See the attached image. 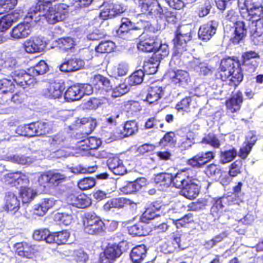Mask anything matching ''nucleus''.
Masks as SVG:
<instances>
[{"mask_svg": "<svg viewBox=\"0 0 263 263\" xmlns=\"http://www.w3.org/2000/svg\"><path fill=\"white\" fill-rule=\"evenodd\" d=\"M64 98L67 101H74L82 98L81 88L79 85H74L69 87L64 95Z\"/></svg>", "mask_w": 263, "mask_h": 263, "instance_id": "nucleus-27", "label": "nucleus"}, {"mask_svg": "<svg viewBox=\"0 0 263 263\" xmlns=\"http://www.w3.org/2000/svg\"><path fill=\"white\" fill-rule=\"evenodd\" d=\"M241 16L249 22L262 18L263 5L252 0H238Z\"/></svg>", "mask_w": 263, "mask_h": 263, "instance_id": "nucleus-3", "label": "nucleus"}, {"mask_svg": "<svg viewBox=\"0 0 263 263\" xmlns=\"http://www.w3.org/2000/svg\"><path fill=\"white\" fill-rule=\"evenodd\" d=\"M237 154V150L233 147L231 149L221 151L220 155V162L225 164L232 161Z\"/></svg>", "mask_w": 263, "mask_h": 263, "instance_id": "nucleus-35", "label": "nucleus"}, {"mask_svg": "<svg viewBox=\"0 0 263 263\" xmlns=\"http://www.w3.org/2000/svg\"><path fill=\"white\" fill-rule=\"evenodd\" d=\"M154 58H152L148 61L144 62L142 70L144 74H153L157 72L159 64L154 62Z\"/></svg>", "mask_w": 263, "mask_h": 263, "instance_id": "nucleus-44", "label": "nucleus"}, {"mask_svg": "<svg viewBox=\"0 0 263 263\" xmlns=\"http://www.w3.org/2000/svg\"><path fill=\"white\" fill-rule=\"evenodd\" d=\"M67 203L78 208H85L91 204L90 199L85 194L71 193L67 195Z\"/></svg>", "mask_w": 263, "mask_h": 263, "instance_id": "nucleus-9", "label": "nucleus"}, {"mask_svg": "<svg viewBox=\"0 0 263 263\" xmlns=\"http://www.w3.org/2000/svg\"><path fill=\"white\" fill-rule=\"evenodd\" d=\"M45 47V42L39 36H32L24 43L25 51L28 53L41 52Z\"/></svg>", "mask_w": 263, "mask_h": 263, "instance_id": "nucleus-10", "label": "nucleus"}, {"mask_svg": "<svg viewBox=\"0 0 263 263\" xmlns=\"http://www.w3.org/2000/svg\"><path fill=\"white\" fill-rule=\"evenodd\" d=\"M139 1V5L141 7V10L143 12H148L149 13L156 15L157 11L160 3L158 2H153L150 4Z\"/></svg>", "mask_w": 263, "mask_h": 263, "instance_id": "nucleus-41", "label": "nucleus"}, {"mask_svg": "<svg viewBox=\"0 0 263 263\" xmlns=\"http://www.w3.org/2000/svg\"><path fill=\"white\" fill-rule=\"evenodd\" d=\"M31 25L28 23H20L14 27L11 32V36L16 40L27 37L31 32Z\"/></svg>", "mask_w": 263, "mask_h": 263, "instance_id": "nucleus-16", "label": "nucleus"}, {"mask_svg": "<svg viewBox=\"0 0 263 263\" xmlns=\"http://www.w3.org/2000/svg\"><path fill=\"white\" fill-rule=\"evenodd\" d=\"M23 203H29L34 198L36 193L30 187H22L20 191Z\"/></svg>", "mask_w": 263, "mask_h": 263, "instance_id": "nucleus-38", "label": "nucleus"}, {"mask_svg": "<svg viewBox=\"0 0 263 263\" xmlns=\"http://www.w3.org/2000/svg\"><path fill=\"white\" fill-rule=\"evenodd\" d=\"M202 143L209 144L214 148H218L220 142L216 136L213 133H209L206 135L202 140Z\"/></svg>", "mask_w": 263, "mask_h": 263, "instance_id": "nucleus-56", "label": "nucleus"}, {"mask_svg": "<svg viewBox=\"0 0 263 263\" xmlns=\"http://www.w3.org/2000/svg\"><path fill=\"white\" fill-rule=\"evenodd\" d=\"M55 218L65 226L69 225L73 219L72 216L70 213H58L55 215Z\"/></svg>", "mask_w": 263, "mask_h": 263, "instance_id": "nucleus-58", "label": "nucleus"}, {"mask_svg": "<svg viewBox=\"0 0 263 263\" xmlns=\"http://www.w3.org/2000/svg\"><path fill=\"white\" fill-rule=\"evenodd\" d=\"M4 209L7 211H17L20 209V201L13 192H7L4 198Z\"/></svg>", "mask_w": 263, "mask_h": 263, "instance_id": "nucleus-15", "label": "nucleus"}, {"mask_svg": "<svg viewBox=\"0 0 263 263\" xmlns=\"http://www.w3.org/2000/svg\"><path fill=\"white\" fill-rule=\"evenodd\" d=\"M143 223H139L128 227L129 234L134 236H141L147 235L148 232L145 229Z\"/></svg>", "mask_w": 263, "mask_h": 263, "instance_id": "nucleus-34", "label": "nucleus"}, {"mask_svg": "<svg viewBox=\"0 0 263 263\" xmlns=\"http://www.w3.org/2000/svg\"><path fill=\"white\" fill-rule=\"evenodd\" d=\"M237 62L234 59L228 58L222 59L220 65V71L217 74V78L220 79L223 81H226L231 78V71Z\"/></svg>", "mask_w": 263, "mask_h": 263, "instance_id": "nucleus-8", "label": "nucleus"}, {"mask_svg": "<svg viewBox=\"0 0 263 263\" xmlns=\"http://www.w3.org/2000/svg\"><path fill=\"white\" fill-rule=\"evenodd\" d=\"M107 165L109 170L117 175H123L126 172V168L122 160L118 157L110 158L107 160Z\"/></svg>", "mask_w": 263, "mask_h": 263, "instance_id": "nucleus-21", "label": "nucleus"}, {"mask_svg": "<svg viewBox=\"0 0 263 263\" xmlns=\"http://www.w3.org/2000/svg\"><path fill=\"white\" fill-rule=\"evenodd\" d=\"M115 47V44L112 42L105 41L101 42L98 46L96 47V50L97 52L105 53L111 52Z\"/></svg>", "mask_w": 263, "mask_h": 263, "instance_id": "nucleus-51", "label": "nucleus"}, {"mask_svg": "<svg viewBox=\"0 0 263 263\" xmlns=\"http://www.w3.org/2000/svg\"><path fill=\"white\" fill-rule=\"evenodd\" d=\"M17 4L16 0H1L0 15L7 13L13 9Z\"/></svg>", "mask_w": 263, "mask_h": 263, "instance_id": "nucleus-49", "label": "nucleus"}, {"mask_svg": "<svg viewBox=\"0 0 263 263\" xmlns=\"http://www.w3.org/2000/svg\"><path fill=\"white\" fill-rule=\"evenodd\" d=\"M218 22L211 21L201 26L198 31V36L202 41H208L215 34L217 27Z\"/></svg>", "mask_w": 263, "mask_h": 263, "instance_id": "nucleus-11", "label": "nucleus"}, {"mask_svg": "<svg viewBox=\"0 0 263 263\" xmlns=\"http://www.w3.org/2000/svg\"><path fill=\"white\" fill-rule=\"evenodd\" d=\"M192 28L190 25H183L181 26L177 31V34L184 37V41H190L191 36Z\"/></svg>", "mask_w": 263, "mask_h": 263, "instance_id": "nucleus-57", "label": "nucleus"}, {"mask_svg": "<svg viewBox=\"0 0 263 263\" xmlns=\"http://www.w3.org/2000/svg\"><path fill=\"white\" fill-rule=\"evenodd\" d=\"M81 146H86V148L88 149H95L99 147L101 144V141L97 138L90 137H88L80 142Z\"/></svg>", "mask_w": 263, "mask_h": 263, "instance_id": "nucleus-37", "label": "nucleus"}, {"mask_svg": "<svg viewBox=\"0 0 263 263\" xmlns=\"http://www.w3.org/2000/svg\"><path fill=\"white\" fill-rule=\"evenodd\" d=\"M173 41L174 45L173 55L180 57L183 52L186 50L187 43L189 41H184V37L176 33Z\"/></svg>", "mask_w": 263, "mask_h": 263, "instance_id": "nucleus-23", "label": "nucleus"}, {"mask_svg": "<svg viewBox=\"0 0 263 263\" xmlns=\"http://www.w3.org/2000/svg\"><path fill=\"white\" fill-rule=\"evenodd\" d=\"M176 142L175 134L173 132H168L165 134L163 138L160 141V144L166 146L168 144L173 145Z\"/></svg>", "mask_w": 263, "mask_h": 263, "instance_id": "nucleus-59", "label": "nucleus"}, {"mask_svg": "<svg viewBox=\"0 0 263 263\" xmlns=\"http://www.w3.org/2000/svg\"><path fill=\"white\" fill-rule=\"evenodd\" d=\"M85 65V62L79 58H72L66 59L60 65V70L64 72H70L79 70Z\"/></svg>", "mask_w": 263, "mask_h": 263, "instance_id": "nucleus-12", "label": "nucleus"}, {"mask_svg": "<svg viewBox=\"0 0 263 263\" xmlns=\"http://www.w3.org/2000/svg\"><path fill=\"white\" fill-rule=\"evenodd\" d=\"M7 159L9 161L22 165L30 164L33 162L32 158L22 155L8 156Z\"/></svg>", "mask_w": 263, "mask_h": 263, "instance_id": "nucleus-50", "label": "nucleus"}, {"mask_svg": "<svg viewBox=\"0 0 263 263\" xmlns=\"http://www.w3.org/2000/svg\"><path fill=\"white\" fill-rule=\"evenodd\" d=\"M34 123L35 136H40L49 133V127L47 123L36 122Z\"/></svg>", "mask_w": 263, "mask_h": 263, "instance_id": "nucleus-52", "label": "nucleus"}, {"mask_svg": "<svg viewBox=\"0 0 263 263\" xmlns=\"http://www.w3.org/2000/svg\"><path fill=\"white\" fill-rule=\"evenodd\" d=\"M68 7L63 3L51 6L44 5L40 2L29 9L26 17L34 22L46 20L49 24H55L65 19L68 14Z\"/></svg>", "mask_w": 263, "mask_h": 263, "instance_id": "nucleus-1", "label": "nucleus"}, {"mask_svg": "<svg viewBox=\"0 0 263 263\" xmlns=\"http://www.w3.org/2000/svg\"><path fill=\"white\" fill-rule=\"evenodd\" d=\"M4 181L7 184H11L15 185L21 182H27L28 181L27 176L20 172L9 173L4 175Z\"/></svg>", "mask_w": 263, "mask_h": 263, "instance_id": "nucleus-20", "label": "nucleus"}, {"mask_svg": "<svg viewBox=\"0 0 263 263\" xmlns=\"http://www.w3.org/2000/svg\"><path fill=\"white\" fill-rule=\"evenodd\" d=\"M243 80V74L238 62L234 65V67L231 71V78L229 79V84L237 86Z\"/></svg>", "mask_w": 263, "mask_h": 263, "instance_id": "nucleus-31", "label": "nucleus"}, {"mask_svg": "<svg viewBox=\"0 0 263 263\" xmlns=\"http://www.w3.org/2000/svg\"><path fill=\"white\" fill-rule=\"evenodd\" d=\"M55 235L56 243L58 245L64 244L66 243L70 236L69 232L65 230L56 232Z\"/></svg>", "mask_w": 263, "mask_h": 263, "instance_id": "nucleus-60", "label": "nucleus"}, {"mask_svg": "<svg viewBox=\"0 0 263 263\" xmlns=\"http://www.w3.org/2000/svg\"><path fill=\"white\" fill-rule=\"evenodd\" d=\"M96 184L95 179L92 177H86L81 180L78 183L79 187L82 190H87Z\"/></svg>", "mask_w": 263, "mask_h": 263, "instance_id": "nucleus-54", "label": "nucleus"}, {"mask_svg": "<svg viewBox=\"0 0 263 263\" xmlns=\"http://www.w3.org/2000/svg\"><path fill=\"white\" fill-rule=\"evenodd\" d=\"M154 181L162 189L166 188L172 183V175L166 173L158 174L154 178Z\"/></svg>", "mask_w": 263, "mask_h": 263, "instance_id": "nucleus-28", "label": "nucleus"}, {"mask_svg": "<svg viewBox=\"0 0 263 263\" xmlns=\"http://www.w3.org/2000/svg\"><path fill=\"white\" fill-rule=\"evenodd\" d=\"M208 162L203 155V153L199 154L187 161V164L192 167L199 168Z\"/></svg>", "mask_w": 263, "mask_h": 263, "instance_id": "nucleus-36", "label": "nucleus"}, {"mask_svg": "<svg viewBox=\"0 0 263 263\" xmlns=\"http://www.w3.org/2000/svg\"><path fill=\"white\" fill-rule=\"evenodd\" d=\"M58 47L62 50L67 51L72 49L74 46V41L70 37H62L57 41Z\"/></svg>", "mask_w": 263, "mask_h": 263, "instance_id": "nucleus-46", "label": "nucleus"}, {"mask_svg": "<svg viewBox=\"0 0 263 263\" xmlns=\"http://www.w3.org/2000/svg\"><path fill=\"white\" fill-rule=\"evenodd\" d=\"M156 16L161 18H165L168 23L175 22V16L174 13L162 8L160 4L157 10Z\"/></svg>", "mask_w": 263, "mask_h": 263, "instance_id": "nucleus-45", "label": "nucleus"}, {"mask_svg": "<svg viewBox=\"0 0 263 263\" xmlns=\"http://www.w3.org/2000/svg\"><path fill=\"white\" fill-rule=\"evenodd\" d=\"M55 202V200L53 198H44L39 204L47 212L49 209L53 207Z\"/></svg>", "mask_w": 263, "mask_h": 263, "instance_id": "nucleus-64", "label": "nucleus"}, {"mask_svg": "<svg viewBox=\"0 0 263 263\" xmlns=\"http://www.w3.org/2000/svg\"><path fill=\"white\" fill-rule=\"evenodd\" d=\"M16 253L21 257L31 258L38 251V248L34 245H30L27 242H18L14 246Z\"/></svg>", "mask_w": 263, "mask_h": 263, "instance_id": "nucleus-13", "label": "nucleus"}, {"mask_svg": "<svg viewBox=\"0 0 263 263\" xmlns=\"http://www.w3.org/2000/svg\"><path fill=\"white\" fill-rule=\"evenodd\" d=\"M241 167V163L240 161H236L233 162L230 167L229 170V175L232 177H235L240 173V168Z\"/></svg>", "mask_w": 263, "mask_h": 263, "instance_id": "nucleus-62", "label": "nucleus"}, {"mask_svg": "<svg viewBox=\"0 0 263 263\" xmlns=\"http://www.w3.org/2000/svg\"><path fill=\"white\" fill-rule=\"evenodd\" d=\"M242 101V94L238 91L233 93L231 98L227 101L226 106L231 112H235L239 110Z\"/></svg>", "mask_w": 263, "mask_h": 263, "instance_id": "nucleus-19", "label": "nucleus"}, {"mask_svg": "<svg viewBox=\"0 0 263 263\" xmlns=\"http://www.w3.org/2000/svg\"><path fill=\"white\" fill-rule=\"evenodd\" d=\"M249 22V29L251 36L254 42V39L257 37H260L263 33V19L259 18L255 20H251Z\"/></svg>", "mask_w": 263, "mask_h": 263, "instance_id": "nucleus-25", "label": "nucleus"}, {"mask_svg": "<svg viewBox=\"0 0 263 263\" xmlns=\"http://www.w3.org/2000/svg\"><path fill=\"white\" fill-rule=\"evenodd\" d=\"M34 123L19 126L16 129V133L20 136L32 137L35 136Z\"/></svg>", "mask_w": 263, "mask_h": 263, "instance_id": "nucleus-32", "label": "nucleus"}, {"mask_svg": "<svg viewBox=\"0 0 263 263\" xmlns=\"http://www.w3.org/2000/svg\"><path fill=\"white\" fill-rule=\"evenodd\" d=\"M92 83L99 89L107 90L110 85L109 80L100 74L95 75L92 80Z\"/></svg>", "mask_w": 263, "mask_h": 263, "instance_id": "nucleus-33", "label": "nucleus"}, {"mask_svg": "<svg viewBox=\"0 0 263 263\" xmlns=\"http://www.w3.org/2000/svg\"><path fill=\"white\" fill-rule=\"evenodd\" d=\"M129 87L125 83H122L115 87L111 92V97L113 98L120 97L128 92Z\"/></svg>", "mask_w": 263, "mask_h": 263, "instance_id": "nucleus-53", "label": "nucleus"}, {"mask_svg": "<svg viewBox=\"0 0 263 263\" xmlns=\"http://www.w3.org/2000/svg\"><path fill=\"white\" fill-rule=\"evenodd\" d=\"M101 8L100 16L104 20L112 18L124 11L123 7L119 4L104 3Z\"/></svg>", "mask_w": 263, "mask_h": 263, "instance_id": "nucleus-7", "label": "nucleus"}, {"mask_svg": "<svg viewBox=\"0 0 263 263\" xmlns=\"http://www.w3.org/2000/svg\"><path fill=\"white\" fill-rule=\"evenodd\" d=\"M212 8L211 2L206 1L200 8L198 12V16L200 17L206 16L210 12Z\"/></svg>", "mask_w": 263, "mask_h": 263, "instance_id": "nucleus-61", "label": "nucleus"}, {"mask_svg": "<svg viewBox=\"0 0 263 263\" xmlns=\"http://www.w3.org/2000/svg\"><path fill=\"white\" fill-rule=\"evenodd\" d=\"M48 69V65L44 61H40L33 67L28 69L32 74L36 76L45 73Z\"/></svg>", "mask_w": 263, "mask_h": 263, "instance_id": "nucleus-39", "label": "nucleus"}, {"mask_svg": "<svg viewBox=\"0 0 263 263\" xmlns=\"http://www.w3.org/2000/svg\"><path fill=\"white\" fill-rule=\"evenodd\" d=\"M146 249L144 245L134 248L130 253V258L135 262H140L146 256Z\"/></svg>", "mask_w": 263, "mask_h": 263, "instance_id": "nucleus-29", "label": "nucleus"}, {"mask_svg": "<svg viewBox=\"0 0 263 263\" xmlns=\"http://www.w3.org/2000/svg\"><path fill=\"white\" fill-rule=\"evenodd\" d=\"M22 70H20L15 72L14 81L17 85L23 87L24 88H25V81Z\"/></svg>", "mask_w": 263, "mask_h": 263, "instance_id": "nucleus-63", "label": "nucleus"}, {"mask_svg": "<svg viewBox=\"0 0 263 263\" xmlns=\"http://www.w3.org/2000/svg\"><path fill=\"white\" fill-rule=\"evenodd\" d=\"M154 57L157 59L156 62H160L161 59L166 57L169 53V49L168 45L165 44H160L157 46V49L154 51Z\"/></svg>", "mask_w": 263, "mask_h": 263, "instance_id": "nucleus-42", "label": "nucleus"}, {"mask_svg": "<svg viewBox=\"0 0 263 263\" xmlns=\"http://www.w3.org/2000/svg\"><path fill=\"white\" fill-rule=\"evenodd\" d=\"M63 90V86L59 83H53L44 90V95L49 98L57 99L61 97Z\"/></svg>", "mask_w": 263, "mask_h": 263, "instance_id": "nucleus-22", "label": "nucleus"}, {"mask_svg": "<svg viewBox=\"0 0 263 263\" xmlns=\"http://www.w3.org/2000/svg\"><path fill=\"white\" fill-rule=\"evenodd\" d=\"M188 78V73L182 70H178L174 71L172 76V81L175 84L186 83Z\"/></svg>", "mask_w": 263, "mask_h": 263, "instance_id": "nucleus-43", "label": "nucleus"}, {"mask_svg": "<svg viewBox=\"0 0 263 263\" xmlns=\"http://www.w3.org/2000/svg\"><path fill=\"white\" fill-rule=\"evenodd\" d=\"M199 189L198 186L193 182L191 179L180 191V194L186 198L192 199L195 198L198 195Z\"/></svg>", "mask_w": 263, "mask_h": 263, "instance_id": "nucleus-24", "label": "nucleus"}, {"mask_svg": "<svg viewBox=\"0 0 263 263\" xmlns=\"http://www.w3.org/2000/svg\"><path fill=\"white\" fill-rule=\"evenodd\" d=\"M139 42L137 44L139 50L145 52H154L159 45V40L151 33L143 32L139 34Z\"/></svg>", "mask_w": 263, "mask_h": 263, "instance_id": "nucleus-6", "label": "nucleus"}, {"mask_svg": "<svg viewBox=\"0 0 263 263\" xmlns=\"http://www.w3.org/2000/svg\"><path fill=\"white\" fill-rule=\"evenodd\" d=\"M164 94L163 89L160 86L151 87L146 97V100L149 104L154 103L159 100Z\"/></svg>", "mask_w": 263, "mask_h": 263, "instance_id": "nucleus-30", "label": "nucleus"}, {"mask_svg": "<svg viewBox=\"0 0 263 263\" xmlns=\"http://www.w3.org/2000/svg\"><path fill=\"white\" fill-rule=\"evenodd\" d=\"M50 177H51V185L58 186L59 184L65 181L66 179V177L65 175L61 173L50 171Z\"/></svg>", "mask_w": 263, "mask_h": 263, "instance_id": "nucleus-55", "label": "nucleus"}, {"mask_svg": "<svg viewBox=\"0 0 263 263\" xmlns=\"http://www.w3.org/2000/svg\"><path fill=\"white\" fill-rule=\"evenodd\" d=\"M194 221L193 214L189 213L181 218L173 220V223L178 229L182 227H186L187 225Z\"/></svg>", "mask_w": 263, "mask_h": 263, "instance_id": "nucleus-47", "label": "nucleus"}, {"mask_svg": "<svg viewBox=\"0 0 263 263\" xmlns=\"http://www.w3.org/2000/svg\"><path fill=\"white\" fill-rule=\"evenodd\" d=\"M162 207V205L160 203H153L146 209L142 214V218L150 220L159 216L158 212L161 210Z\"/></svg>", "mask_w": 263, "mask_h": 263, "instance_id": "nucleus-26", "label": "nucleus"}, {"mask_svg": "<svg viewBox=\"0 0 263 263\" xmlns=\"http://www.w3.org/2000/svg\"><path fill=\"white\" fill-rule=\"evenodd\" d=\"M84 231L89 234H97L104 230V224L94 213L87 214L83 221Z\"/></svg>", "mask_w": 263, "mask_h": 263, "instance_id": "nucleus-5", "label": "nucleus"}, {"mask_svg": "<svg viewBox=\"0 0 263 263\" xmlns=\"http://www.w3.org/2000/svg\"><path fill=\"white\" fill-rule=\"evenodd\" d=\"M122 253L119 245H109L105 250L103 255H101L100 258L106 259L109 263H112L113 261L119 257Z\"/></svg>", "mask_w": 263, "mask_h": 263, "instance_id": "nucleus-17", "label": "nucleus"}, {"mask_svg": "<svg viewBox=\"0 0 263 263\" xmlns=\"http://www.w3.org/2000/svg\"><path fill=\"white\" fill-rule=\"evenodd\" d=\"M191 178L185 170L178 171L174 176L172 175V183L173 185L182 189L190 181Z\"/></svg>", "mask_w": 263, "mask_h": 263, "instance_id": "nucleus-18", "label": "nucleus"}, {"mask_svg": "<svg viewBox=\"0 0 263 263\" xmlns=\"http://www.w3.org/2000/svg\"><path fill=\"white\" fill-rule=\"evenodd\" d=\"M127 205H130L134 209L136 204L130 200L124 198H113L109 200L103 206L104 210L106 211L111 210L112 209H122Z\"/></svg>", "mask_w": 263, "mask_h": 263, "instance_id": "nucleus-14", "label": "nucleus"}, {"mask_svg": "<svg viewBox=\"0 0 263 263\" xmlns=\"http://www.w3.org/2000/svg\"><path fill=\"white\" fill-rule=\"evenodd\" d=\"M144 76V72L142 69L136 71L129 77V84L131 85L141 84L143 81Z\"/></svg>", "mask_w": 263, "mask_h": 263, "instance_id": "nucleus-48", "label": "nucleus"}, {"mask_svg": "<svg viewBox=\"0 0 263 263\" xmlns=\"http://www.w3.org/2000/svg\"><path fill=\"white\" fill-rule=\"evenodd\" d=\"M225 19L234 24L235 27L234 36L231 39L234 44H237L242 40L246 35L247 29L244 22H237L238 14L236 11L231 9L224 14Z\"/></svg>", "mask_w": 263, "mask_h": 263, "instance_id": "nucleus-4", "label": "nucleus"}, {"mask_svg": "<svg viewBox=\"0 0 263 263\" xmlns=\"http://www.w3.org/2000/svg\"><path fill=\"white\" fill-rule=\"evenodd\" d=\"M150 26V23L147 21L140 20L135 23L129 18L123 17L121 19L117 34L119 36H123L125 34L127 38L129 37V35H133V37L136 38L144 29L149 28Z\"/></svg>", "mask_w": 263, "mask_h": 263, "instance_id": "nucleus-2", "label": "nucleus"}, {"mask_svg": "<svg viewBox=\"0 0 263 263\" xmlns=\"http://www.w3.org/2000/svg\"><path fill=\"white\" fill-rule=\"evenodd\" d=\"M138 130L137 123L135 121H127L123 127V131L121 133L124 137H128L134 134Z\"/></svg>", "mask_w": 263, "mask_h": 263, "instance_id": "nucleus-40", "label": "nucleus"}]
</instances>
